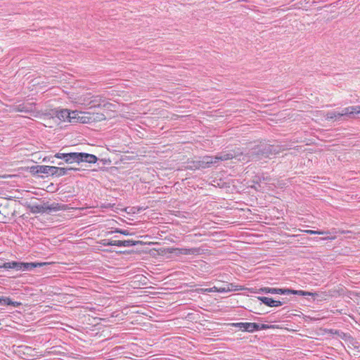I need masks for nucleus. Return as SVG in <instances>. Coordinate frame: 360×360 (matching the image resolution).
I'll return each mask as SVG.
<instances>
[{"mask_svg":"<svg viewBox=\"0 0 360 360\" xmlns=\"http://www.w3.org/2000/svg\"><path fill=\"white\" fill-rule=\"evenodd\" d=\"M233 286L234 285H233V283H230V284L226 285V287L218 288V287L214 286L213 288H209V289H205V291H207V292H229V291H231L233 290Z\"/></svg>","mask_w":360,"mask_h":360,"instance_id":"dca6fc26","label":"nucleus"},{"mask_svg":"<svg viewBox=\"0 0 360 360\" xmlns=\"http://www.w3.org/2000/svg\"><path fill=\"white\" fill-rule=\"evenodd\" d=\"M18 111H20V112H22L24 111L22 108H20V105H18Z\"/></svg>","mask_w":360,"mask_h":360,"instance_id":"7c9ffc66","label":"nucleus"},{"mask_svg":"<svg viewBox=\"0 0 360 360\" xmlns=\"http://www.w3.org/2000/svg\"><path fill=\"white\" fill-rule=\"evenodd\" d=\"M259 300H260L263 304L268 307H279L283 305V302L281 300H275L271 297H258Z\"/></svg>","mask_w":360,"mask_h":360,"instance_id":"ddd939ff","label":"nucleus"},{"mask_svg":"<svg viewBox=\"0 0 360 360\" xmlns=\"http://www.w3.org/2000/svg\"><path fill=\"white\" fill-rule=\"evenodd\" d=\"M341 118H343L344 120L346 119V117H351L352 115L354 114H360V105L356 106H349L347 108H345L342 110L341 112H340Z\"/></svg>","mask_w":360,"mask_h":360,"instance_id":"1a4fd4ad","label":"nucleus"},{"mask_svg":"<svg viewBox=\"0 0 360 360\" xmlns=\"http://www.w3.org/2000/svg\"><path fill=\"white\" fill-rule=\"evenodd\" d=\"M79 168L76 167H61L51 166V175L56 177H60L65 175L70 174L72 171H78Z\"/></svg>","mask_w":360,"mask_h":360,"instance_id":"423d86ee","label":"nucleus"},{"mask_svg":"<svg viewBox=\"0 0 360 360\" xmlns=\"http://www.w3.org/2000/svg\"><path fill=\"white\" fill-rule=\"evenodd\" d=\"M335 229H332L331 231H313V230H305L304 232L309 234H330V233H336L337 232L334 231Z\"/></svg>","mask_w":360,"mask_h":360,"instance_id":"5701e85b","label":"nucleus"},{"mask_svg":"<svg viewBox=\"0 0 360 360\" xmlns=\"http://www.w3.org/2000/svg\"><path fill=\"white\" fill-rule=\"evenodd\" d=\"M217 161L214 160L213 156H205L201 160L193 161L191 167L195 169H205L211 166V165L216 163Z\"/></svg>","mask_w":360,"mask_h":360,"instance_id":"0eeeda50","label":"nucleus"},{"mask_svg":"<svg viewBox=\"0 0 360 360\" xmlns=\"http://www.w3.org/2000/svg\"><path fill=\"white\" fill-rule=\"evenodd\" d=\"M179 252L182 255H194L198 253L199 250L197 248H181L179 249Z\"/></svg>","mask_w":360,"mask_h":360,"instance_id":"4be33fe9","label":"nucleus"},{"mask_svg":"<svg viewBox=\"0 0 360 360\" xmlns=\"http://www.w3.org/2000/svg\"><path fill=\"white\" fill-rule=\"evenodd\" d=\"M232 326L239 328L243 331L249 333H253L255 331V328H257V323H233L231 324Z\"/></svg>","mask_w":360,"mask_h":360,"instance_id":"9d476101","label":"nucleus"},{"mask_svg":"<svg viewBox=\"0 0 360 360\" xmlns=\"http://www.w3.org/2000/svg\"><path fill=\"white\" fill-rule=\"evenodd\" d=\"M82 116L79 117V119L82 123H91L96 122H100L105 120V115L101 112H81Z\"/></svg>","mask_w":360,"mask_h":360,"instance_id":"20e7f679","label":"nucleus"},{"mask_svg":"<svg viewBox=\"0 0 360 360\" xmlns=\"http://www.w3.org/2000/svg\"><path fill=\"white\" fill-rule=\"evenodd\" d=\"M325 118L327 120L342 119L340 112L335 111L328 112L325 115Z\"/></svg>","mask_w":360,"mask_h":360,"instance_id":"412c9836","label":"nucleus"},{"mask_svg":"<svg viewBox=\"0 0 360 360\" xmlns=\"http://www.w3.org/2000/svg\"><path fill=\"white\" fill-rule=\"evenodd\" d=\"M258 292H264V293H271V294H279V295H311L314 296V294L304 291V290H295L289 288H269L264 287L261 288L258 290Z\"/></svg>","mask_w":360,"mask_h":360,"instance_id":"f03ea898","label":"nucleus"},{"mask_svg":"<svg viewBox=\"0 0 360 360\" xmlns=\"http://www.w3.org/2000/svg\"><path fill=\"white\" fill-rule=\"evenodd\" d=\"M97 160L98 158L94 155L86 153H80L81 162H85L88 163H96Z\"/></svg>","mask_w":360,"mask_h":360,"instance_id":"4468645a","label":"nucleus"},{"mask_svg":"<svg viewBox=\"0 0 360 360\" xmlns=\"http://www.w3.org/2000/svg\"><path fill=\"white\" fill-rule=\"evenodd\" d=\"M51 170V166L48 165H38L32 167V172H35L36 173L50 174Z\"/></svg>","mask_w":360,"mask_h":360,"instance_id":"f3484780","label":"nucleus"},{"mask_svg":"<svg viewBox=\"0 0 360 360\" xmlns=\"http://www.w3.org/2000/svg\"><path fill=\"white\" fill-rule=\"evenodd\" d=\"M68 164L77 163L79 164L80 153H68V157L65 161Z\"/></svg>","mask_w":360,"mask_h":360,"instance_id":"2eb2a0df","label":"nucleus"},{"mask_svg":"<svg viewBox=\"0 0 360 360\" xmlns=\"http://www.w3.org/2000/svg\"><path fill=\"white\" fill-rule=\"evenodd\" d=\"M47 263H23L18 262H6V266H5V269H15L16 270H32L35 267L41 266L43 265H46Z\"/></svg>","mask_w":360,"mask_h":360,"instance_id":"7ed1b4c3","label":"nucleus"},{"mask_svg":"<svg viewBox=\"0 0 360 360\" xmlns=\"http://www.w3.org/2000/svg\"><path fill=\"white\" fill-rule=\"evenodd\" d=\"M105 241H107V240H104ZM117 240H108L107 243H104V245H111V246H117Z\"/></svg>","mask_w":360,"mask_h":360,"instance_id":"a878e982","label":"nucleus"},{"mask_svg":"<svg viewBox=\"0 0 360 360\" xmlns=\"http://www.w3.org/2000/svg\"><path fill=\"white\" fill-rule=\"evenodd\" d=\"M274 325H267V324H259L257 323V328L255 329V331L259 330H266L269 328H274Z\"/></svg>","mask_w":360,"mask_h":360,"instance_id":"b1692460","label":"nucleus"},{"mask_svg":"<svg viewBox=\"0 0 360 360\" xmlns=\"http://www.w3.org/2000/svg\"><path fill=\"white\" fill-rule=\"evenodd\" d=\"M73 358L77 359V360H80L81 359L80 358H78V357H73Z\"/></svg>","mask_w":360,"mask_h":360,"instance_id":"2f4dec72","label":"nucleus"},{"mask_svg":"<svg viewBox=\"0 0 360 360\" xmlns=\"http://www.w3.org/2000/svg\"><path fill=\"white\" fill-rule=\"evenodd\" d=\"M0 304L1 305H11L14 307H18L22 305V303L20 302H14L11 300V298L7 297H0Z\"/></svg>","mask_w":360,"mask_h":360,"instance_id":"a211bd4d","label":"nucleus"},{"mask_svg":"<svg viewBox=\"0 0 360 360\" xmlns=\"http://www.w3.org/2000/svg\"><path fill=\"white\" fill-rule=\"evenodd\" d=\"M83 104L89 105L90 108H100L101 106L105 107L106 104L104 98L101 96H92L90 97L85 96L81 98Z\"/></svg>","mask_w":360,"mask_h":360,"instance_id":"39448f33","label":"nucleus"},{"mask_svg":"<svg viewBox=\"0 0 360 360\" xmlns=\"http://www.w3.org/2000/svg\"><path fill=\"white\" fill-rule=\"evenodd\" d=\"M284 150V148L278 144H270L266 142L260 143L252 148L239 160L248 162L250 160H259L262 158H270L271 155H276Z\"/></svg>","mask_w":360,"mask_h":360,"instance_id":"f257e3e1","label":"nucleus"},{"mask_svg":"<svg viewBox=\"0 0 360 360\" xmlns=\"http://www.w3.org/2000/svg\"><path fill=\"white\" fill-rule=\"evenodd\" d=\"M281 302H283V304H285L287 302V300L285 299V298H283Z\"/></svg>","mask_w":360,"mask_h":360,"instance_id":"c756f323","label":"nucleus"},{"mask_svg":"<svg viewBox=\"0 0 360 360\" xmlns=\"http://www.w3.org/2000/svg\"><path fill=\"white\" fill-rule=\"evenodd\" d=\"M55 158H58V159H62L65 162L66 161V159H67V157H68V153H57L55 155H54Z\"/></svg>","mask_w":360,"mask_h":360,"instance_id":"393cba45","label":"nucleus"},{"mask_svg":"<svg viewBox=\"0 0 360 360\" xmlns=\"http://www.w3.org/2000/svg\"><path fill=\"white\" fill-rule=\"evenodd\" d=\"M115 232L120 233L123 234L124 236L130 235L129 232L127 230L117 229L115 231Z\"/></svg>","mask_w":360,"mask_h":360,"instance_id":"bb28decb","label":"nucleus"},{"mask_svg":"<svg viewBox=\"0 0 360 360\" xmlns=\"http://www.w3.org/2000/svg\"><path fill=\"white\" fill-rule=\"evenodd\" d=\"M67 208V205L60 204L57 202H53L49 205L48 202H46V213L47 214H51L52 212H56L60 210H66Z\"/></svg>","mask_w":360,"mask_h":360,"instance_id":"9b49d317","label":"nucleus"},{"mask_svg":"<svg viewBox=\"0 0 360 360\" xmlns=\"http://www.w3.org/2000/svg\"><path fill=\"white\" fill-rule=\"evenodd\" d=\"M31 212L32 213H46V202L42 205H33L31 207Z\"/></svg>","mask_w":360,"mask_h":360,"instance_id":"aec40b11","label":"nucleus"},{"mask_svg":"<svg viewBox=\"0 0 360 360\" xmlns=\"http://www.w3.org/2000/svg\"><path fill=\"white\" fill-rule=\"evenodd\" d=\"M75 114H76V112H75V111L70 112V110L68 109H62L57 112L56 116L60 120L68 121L70 122H75V120L76 119Z\"/></svg>","mask_w":360,"mask_h":360,"instance_id":"6e6552de","label":"nucleus"},{"mask_svg":"<svg viewBox=\"0 0 360 360\" xmlns=\"http://www.w3.org/2000/svg\"><path fill=\"white\" fill-rule=\"evenodd\" d=\"M240 155H243V153H221L220 154L217 155L216 156H213V158L214 160H216L217 162L219 160H231L233 158H238V156Z\"/></svg>","mask_w":360,"mask_h":360,"instance_id":"f8f14e48","label":"nucleus"},{"mask_svg":"<svg viewBox=\"0 0 360 360\" xmlns=\"http://www.w3.org/2000/svg\"><path fill=\"white\" fill-rule=\"evenodd\" d=\"M6 266V262H4L3 260L0 259V268H4Z\"/></svg>","mask_w":360,"mask_h":360,"instance_id":"cd10ccee","label":"nucleus"},{"mask_svg":"<svg viewBox=\"0 0 360 360\" xmlns=\"http://www.w3.org/2000/svg\"><path fill=\"white\" fill-rule=\"evenodd\" d=\"M63 163V162H59L58 165H62Z\"/></svg>","mask_w":360,"mask_h":360,"instance_id":"473e14b6","label":"nucleus"},{"mask_svg":"<svg viewBox=\"0 0 360 360\" xmlns=\"http://www.w3.org/2000/svg\"><path fill=\"white\" fill-rule=\"evenodd\" d=\"M335 238V236H332V237L328 236V237L323 238L322 239L323 240H333Z\"/></svg>","mask_w":360,"mask_h":360,"instance_id":"c85d7f7f","label":"nucleus"},{"mask_svg":"<svg viewBox=\"0 0 360 360\" xmlns=\"http://www.w3.org/2000/svg\"><path fill=\"white\" fill-rule=\"evenodd\" d=\"M140 241H135L133 240H117V246L118 247H131L136 245V244L139 243Z\"/></svg>","mask_w":360,"mask_h":360,"instance_id":"6ab92c4d","label":"nucleus"}]
</instances>
